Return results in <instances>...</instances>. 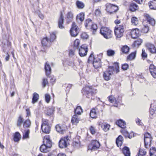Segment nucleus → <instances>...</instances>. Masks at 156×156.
<instances>
[{
  "label": "nucleus",
  "instance_id": "obj_39",
  "mask_svg": "<svg viewBox=\"0 0 156 156\" xmlns=\"http://www.w3.org/2000/svg\"><path fill=\"white\" fill-rule=\"evenodd\" d=\"M76 5L77 8L80 9H83L84 7V5L83 3L79 1H76Z\"/></svg>",
  "mask_w": 156,
  "mask_h": 156
},
{
  "label": "nucleus",
  "instance_id": "obj_57",
  "mask_svg": "<svg viewBox=\"0 0 156 156\" xmlns=\"http://www.w3.org/2000/svg\"><path fill=\"white\" fill-rule=\"evenodd\" d=\"M95 58L94 57V55L93 53H91L90 56L88 59V62L90 63V62H92V61H94V59Z\"/></svg>",
  "mask_w": 156,
  "mask_h": 156
},
{
  "label": "nucleus",
  "instance_id": "obj_64",
  "mask_svg": "<svg viewBox=\"0 0 156 156\" xmlns=\"http://www.w3.org/2000/svg\"><path fill=\"white\" fill-rule=\"evenodd\" d=\"M50 78L51 82L53 84L56 81V79L54 76H51L50 77Z\"/></svg>",
  "mask_w": 156,
  "mask_h": 156
},
{
  "label": "nucleus",
  "instance_id": "obj_18",
  "mask_svg": "<svg viewBox=\"0 0 156 156\" xmlns=\"http://www.w3.org/2000/svg\"><path fill=\"white\" fill-rule=\"evenodd\" d=\"M44 69L46 76H49L51 73V69L50 66L47 62L45 63L44 66Z\"/></svg>",
  "mask_w": 156,
  "mask_h": 156
},
{
  "label": "nucleus",
  "instance_id": "obj_46",
  "mask_svg": "<svg viewBox=\"0 0 156 156\" xmlns=\"http://www.w3.org/2000/svg\"><path fill=\"white\" fill-rule=\"evenodd\" d=\"M108 99L109 101L111 103H113L115 102L116 104L117 103V100L115 99V98L113 96H109Z\"/></svg>",
  "mask_w": 156,
  "mask_h": 156
},
{
  "label": "nucleus",
  "instance_id": "obj_26",
  "mask_svg": "<svg viewBox=\"0 0 156 156\" xmlns=\"http://www.w3.org/2000/svg\"><path fill=\"white\" fill-rule=\"evenodd\" d=\"M123 154L125 156H130V153L129 148L127 147H124L122 150Z\"/></svg>",
  "mask_w": 156,
  "mask_h": 156
},
{
  "label": "nucleus",
  "instance_id": "obj_53",
  "mask_svg": "<svg viewBox=\"0 0 156 156\" xmlns=\"http://www.w3.org/2000/svg\"><path fill=\"white\" fill-rule=\"evenodd\" d=\"M80 42L79 40L78 39H76L75 41H74V46L75 47H76L78 49L79 48V45Z\"/></svg>",
  "mask_w": 156,
  "mask_h": 156
},
{
  "label": "nucleus",
  "instance_id": "obj_52",
  "mask_svg": "<svg viewBox=\"0 0 156 156\" xmlns=\"http://www.w3.org/2000/svg\"><path fill=\"white\" fill-rule=\"evenodd\" d=\"M98 28L97 26V24H92L88 29H90L96 31Z\"/></svg>",
  "mask_w": 156,
  "mask_h": 156
},
{
  "label": "nucleus",
  "instance_id": "obj_50",
  "mask_svg": "<svg viewBox=\"0 0 156 156\" xmlns=\"http://www.w3.org/2000/svg\"><path fill=\"white\" fill-rule=\"evenodd\" d=\"M156 2V0H153L152 1H151L150 2H149V5L150 8L151 9H156V7H153L152 6L154 4V3Z\"/></svg>",
  "mask_w": 156,
  "mask_h": 156
},
{
  "label": "nucleus",
  "instance_id": "obj_56",
  "mask_svg": "<svg viewBox=\"0 0 156 156\" xmlns=\"http://www.w3.org/2000/svg\"><path fill=\"white\" fill-rule=\"evenodd\" d=\"M90 130V131L91 133L92 134H94L96 133V130L95 129L94 127L92 126H91L89 128Z\"/></svg>",
  "mask_w": 156,
  "mask_h": 156
},
{
  "label": "nucleus",
  "instance_id": "obj_14",
  "mask_svg": "<svg viewBox=\"0 0 156 156\" xmlns=\"http://www.w3.org/2000/svg\"><path fill=\"white\" fill-rule=\"evenodd\" d=\"M93 65L95 69L101 67V60L98 58H94L93 62Z\"/></svg>",
  "mask_w": 156,
  "mask_h": 156
},
{
  "label": "nucleus",
  "instance_id": "obj_62",
  "mask_svg": "<svg viewBox=\"0 0 156 156\" xmlns=\"http://www.w3.org/2000/svg\"><path fill=\"white\" fill-rule=\"evenodd\" d=\"M81 37L83 39H87L88 37V35L86 33H83L81 34Z\"/></svg>",
  "mask_w": 156,
  "mask_h": 156
},
{
  "label": "nucleus",
  "instance_id": "obj_30",
  "mask_svg": "<svg viewBox=\"0 0 156 156\" xmlns=\"http://www.w3.org/2000/svg\"><path fill=\"white\" fill-rule=\"evenodd\" d=\"M110 127V126L106 123H103L101 125V128L105 132L108 130Z\"/></svg>",
  "mask_w": 156,
  "mask_h": 156
},
{
  "label": "nucleus",
  "instance_id": "obj_1",
  "mask_svg": "<svg viewBox=\"0 0 156 156\" xmlns=\"http://www.w3.org/2000/svg\"><path fill=\"white\" fill-rule=\"evenodd\" d=\"M96 90L92 88L91 86L86 87L83 88L82 92L83 95H85L87 98L92 99V96L96 94Z\"/></svg>",
  "mask_w": 156,
  "mask_h": 156
},
{
  "label": "nucleus",
  "instance_id": "obj_51",
  "mask_svg": "<svg viewBox=\"0 0 156 156\" xmlns=\"http://www.w3.org/2000/svg\"><path fill=\"white\" fill-rule=\"evenodd\" d=\"M56 37L55 34L54 33H53L50 34V41L51 42L54 41Z\"/></svg>",
  "mask_w": 156,
  "mask_h": 156
},
{
  "label": "nucleus",
  "instance_id": "obj_13",
  "mask_svg": "<svg viewBox=\"0 0 156 156\" xmlns=\"http://www.w3.org/2000/svg\"><path fill=\"white\" fill-rule=\"evenodd\" d=\"M132 37L133 38H136L139 37V31L137 28L133 29L130 32Z\"/></svg>",
  "mask_w": 156,
  "mask_h": 156
},
{
  "label": "nucleus",
  "instance_id": "obj_6",
  "mask_svg": "<svg viewBox=\"0 0 156 156\" xmlns=\"http://www.w3.org/2000/svg\"><path fill=\"white\" fill-rule=\"evenodd\" d=\"M106 10L108 12L111 14L117 11L118 10V7L110 3L106 5Z\"/></svg>",
  "mask_w": 156,
  "mask_h": 156
},
{
  "label": "nucleus",
  "instance_id": "obj_5",
  "mask_svg": "<svg viewBox=\"0 0 156 156\" xmlns=\"http://www.w3.org/2000/svg\"><path fill=\"white\" fill-rule=\"evenodd\" d=\"M79 29L74 22H73L70 32L72 36L75 37L79 33Z\"/></svg>",
  "mask_w": 156,
  "mask_h": 156
},
{
  "label": "nucleus",
  "instance_id": "obj_2",
  "mask_svg": "<svg viewBox=\"0 0 156 156\" xmlns=\"http://www.w3.org/2000/svg\"><path fill=\"white\" fill-rule=\"evenodd\" d=\"M112 31L108 27H102L100 30V33L106 39L110 38L112 37Z\"/></svg>",
  "mask_w": 156,
  "mask_h": 156
},
{
  "label": "nucleus",
  "instance_id": "obj_43",
  "mask_svg": "<svg viewBox=\"0 0 156 156\" xmlns=\"http://www.w3.org/2000/svg\"><path fill=\"white\" fill-rule=\"evenodd\" d=\"M31 124L30 121L29 119L26 120L23 123V126L24 128H28L29 127Z\"/></svg>",
  "mask_w": 156,
  "mask_h": 156
},
{
  "label": "nucleus",
  "instance_id": "obj_45",
  "mask_svg": "<svg viewBox=\"0 0 156 156\" xmlns=\"http://www.w3.org/2000/svg\"><path fill=\"white\" fill-rule=\"evenodd\" d=\"M48 42V40L47 37L44 38L41 41V43L43 46H46Z\"/></svg>",
  "mask_w": 156,
  "mask_h": 156
},
{
  "label": "nucleus",
  "instance_id": "obj_27",
  "mask_svg": "<svg viewBox=\"0 0 156 156\" xmlns=\"http://www.w3.org/2000/svg\"><path fill=\"white\" fill-rule=\"evenodd\" d=\"M84 13L83 12L80 13L77 16L76 19L78 21L79 20L81 22L83 21L84 19Z\"/></svg>",
  "mask_w": 156,
  "mask_h": 156
},
{
  "label": "nucleus",
  "instance_id": "obj_28",
  "mask_svg": "<svg viewBox=\"0 0 156 156\" xmlns=\"http://www.w3.org/2000/svg\"><path fill=\"white\" fill-rule=\"evenodd\" d=\"M79 121L78 118V116L76 115L75 114L72 117L71 119V122L72 124H76L79 122Z\"/></svg>",
  "mask_w": 156,
  "mask_h": 156
},
{
  "label": "nucleus",
  "instance_id": "obj_60",
  "mask_svg": "<svg viewBox=\"0 0 156 156\" xmlns=\"http://www.w3.org/2000/svg\"><path fill=\"white\" fill-rule=\"evenodd\" d=\"M150 115L153 116L156 114V110L150 108Z\"/></svg>",
  "mask_w": 156,
  "mask_h": 156
},
{
  "label": "nucleus",
  "instance_id": "obj_4",
  "mask_svg": "<svg viewBox=\"0 0 156 156\" xmlns=\"http://www.w3.org/2000/svg\"><path fill=\"white\" fill-rule=\"evenodd\" d=\"M69 138L68 136L62 138L59 142V146L61 148H66L69 144Z\"/></svg>",
  "mask_w": 156,
  "mask_h": 156
},
{
  "label": "nucleus",
  "instance_id": "obj_19",
  "mask_svg": "<svg viewBox=\"0 0 156 156\" xmlns=\"http://www.w3.org/2000/svg\"><path fill=\"white\" fill-rule=\"evenodd\" d=\"M48 147V146L45 145V144H43L40 148V151L44 153H47L49 152L50 148Z\"/></svg>",
  "mask_w": 156,
  "mask_h": 156
},
{
  "label": "nucleus",
  "instance_id": "obj_63",
  "mask_svg": "<svg viewBox=\"0 0 156 156\" xmlns=\"http://www.w3.org/2000/svg\"><path fill=\"white\" fill-rule=\"evenodd\" d=\"M37 14L40 19H41V20L44 19V16L41 12L39 11L37 12Z\"/></svg>",
  "mask_w": 156,
  "mask_h": 156
},
{
  "label": "nucleus",
  "instance_id": "obj_37",
  "mask_svg": "<svg viewBox=\"0 0 156 156\" xmlns=\"http://www.w3.org/2000/svg\"><path fill=\"white\" fill-rule=\"evenodd\" d=\"M136 51L131 53L130 54L127 56V59L129 60L133 59L136 57Z\"/></svg>",
  "mask_w": 156,
  "mask_h": 156
},
{
  "label": "nucleus",
  "instance_id": "obj_29",
  "mask_svg": "<svg viewBox=\"0 0 156 156\" xmlns=\"http://www.w3.org/2000/svg\"><path fill=\"white\" fill-rule=\"evenodd\" d=\"M92 20L90 19L86 20L85 22V26L87 29H88L92 24Z\"/></svg>",
  "mask_w": 156,
  "mask_h": 156
},
{
  "label": "nucleus",
  "instance_id": "obj_16",
  "mask_svg": "<svg viewBox=\"0 0 156 156\" xmlns=\"http://www.w3.org/2000/svg\"><path fill=\"white\" fill-rule=\"evenodd\" d=\"M144 17L147 21L152 26H154L155 24V21L154 19L152 18L148 14L144 15Z\"/></svg>",
  "mask_w": 156,
  "mask_h": 156
},
{
  "label": "nucleus",
  "instance_id": "obj_49",
  "mask_svg": "<svg viewBox=\"0 0 156 156\" xmlns=\"http://www.w3.org/2000/svg\"><path fill=\"white\" fill-rule=\"evenodd\" d=\"M54 111V108L53 107H51L49 108L47 110V114L48 115H52Z\"/></svg>",
  "mask_w": 156,
  "mask_h": 156
},
{
  "label": "nucleus",
  "instance_id": "obj_34",
  "mask_svg": "<svg viewBox=\"0 0 156 156\" xmlns=\"http://www.w3.org/2000/svg\"><path fill=\"white\" fill-rule=\"evenodd\" d=\"M20 135L18 132H16L14 135V140L15 142L18 141L20 138Z\"/></svg>",
  "mask_w": 156,
  "mask_h": 156
},
{
  "label": "nucleus",
  "instance_id": "obj_54",
  "mask_svg": "<svg viewBox=\"0 0 156 156\" xmlns=\"http://www.w3.org/2000/svg\"><path fill=\"white\" fill-rule=\"evenodd\" d=\"M29 133L30 130L28 129L27 130L25 131V133L23 134V137L24 138H29Z\"/></svg>",
  "mask_w": 156,
  "mask_h": 156
},
{
  "label": "nucleus",
  "instance_id": "obj_25",
  "mask_svg": "<svg viewBox=\"0 0 156 156\" xmlns=\"http://www.w3.org/2000/svg\"><path fill=\"white\" fill-rule=\"evenodd\" d=\"M151 140V137L144 138V145L146 148H148L150 146Z\"/></svg>",
  "mask_w": 156,
  "mask_h": 156
},
{
  "label": "nucleus",
  "instance_id": "obj_40",
  "mask_svg": "<svg viewBox=\"0 0 156 156\" xmlns=\"http://www.w3.org/2000/svg\"><path fill=\"white\" fill-rule=\"evenodd\" d=\"M90 116L92 118H95L97 116V114L94 109H92L90 113Z\"/></svg>",
  "mask_w": 156,
  "mask_h": 156
},
{
  "label": "nucleus",
  "instance_id": "obj_47",
  "mask_svg": "<svg viewBox=\"0 0 156 156\" xmlns=\"http://www.w3.org/2000/svg\"><path fill=\"white\" fill-rule=\"evenodd\" d=\"M142 41V39H138L134 42L133 44L135 46H138L141 44Z\"/></svg>",
  "mask_w": 156,
  "mask_h": 156
},
{
  "label": "nucleus",
  "instance_id": "obj_48",
  "mask_svg": "<svg viewBox=\"0 0 156 156\" xmlns=\"http://www.w3.org/2000/svg\"><path fill=\"white\" fill-rule=\"evenodd\" d=\"M107 55L109 56H112L114 55L115 52L114 50L111 49H109L107 50Z\"/></svg>",
  "mask_w": 156,
  "mask_h": 156
},
{
  "label": "nucleus",
  "instance_id": "obj_35",
  "mask_svg": "<svg viewBox=\"0 0 156 156\" xmlns=\"http://www.w3.org/2000/svg\"><path fill=\"white\" fill-rule=\"evenodd\" d=\"M131 22L132 24L135 26H136L138 23V18L136 17H133L132 18Z\"/></svg>",
  "mask_w": 156,
  "mask_h": 156
},
{
  "label": "nucleus",
  "instance_id": "obj_3",
  "mask_svg": "<svg viewBox=\"0 0 156 156\" xmlns=\"http://www.w3.org/2000/svg\"><path fill=\"white\" fill-rule=\"evenodd\" d=\"M124 27L123 25L117 26L115 27V34L117 38H120L123 36Z\"/></svg>",
  "mask_w": 156,
  "mask_h": 156
},
{
  "label": "nucleus",
  "instance_id": "obj_44",
  "mask_svg": "<svg viewBox=\"0 0 156 156\" xmlns=\"http://www.w3.org/2000/svg\"><path fill=\"white\" fill-rule=\"evenodd\" d=\"M146 154V152L144 150L140 149L138 155L136 156H144Z\"/></svg>",
  "mask_w": 156,
  "mask_h": 156
},
{
  "label": "nucleus",
  "instance_id": "obj_8",
  "mask_svg": "<svg viewBox=\"0 0 156 156\" xmlns=\"http://www.w3.org/2000/svg\"><path fill=\"white\" fill-rule=\"evenodd\" d=\"M79 54L81 57L87 55L88 48L85 45H82L78 49Z\"/></svg>",
  "mask_w": 156,
  "mask_h": 156
},
{
  "label": "nucleus",
  "instance_id": "obj_33",
  "mask_svg": "<svg viewBox=\"0 0 156 156\" xmlns=\"http://www.w3.org/2000/svg\"><path fill=\"white\" fill-rule=\"evenodd\" d=\"M23 122V119L22 117L20 115L18 117L17 121V126L18 127H20L21 126Z\"/></svg>",
  "mask_w": 156,
  "mask_h": 156
},
{
  "label": "nucleus",
  "instance_id": "obj_24",
  "mask_svg": "<svg viewBox=\"0 0 156 156\" xmlns=\"http://www.w3.org/2000/svg\"><path fill=\"white\" fill-rule=\"evenodd\" d=\"M41 128L42 131L46 133H49L50 131V128L49 125L41 126Z\"/></svg>",
  "mask_w": 156,
  "mask_h": 156
},
{
  "label": "nucleus",
  "instance_id": "obj_21",
  "mask_svg": "<svg viewBox=\"0 0 156 156\" xmlns=\"http://www.w3.org/2000/svg\"><path fill=\"white\" fill-rule=\"evenodd\" d=\"M123 139L122 136L121 135L119 136L116 139V142L117 146L118 147L121 146L123 143Z\"/></svg>",
  "mask_w": 156,
  "mask_h": 156
},
{
  "label": "nucleus",
  "instance_id": "obj_58",
  "mask_svg": "<svg viewBox=\"0 0 156 156\" xmlns=\"http://www.w3.org/2000/svg\"><path fill=\"white\" fill-rule=\"evenodd\" d=\"M51 97L50 95L48 94H46L45 95V99L46 101L48 103L50 100Z\"/></svg>",
  "mask_w": 156,
  "mask_h": 156
},
{
  "label": "nucleus",
  "instance_id": "obj_61",
  "mask_svg": "<svg viewBox=\"0 0 156 156\" xmlns=\"http://www.w3.org/2000/svg\"><path fill=\"white\" fill-rule=\"evenodd\" d=\"M143 32L144 33H147L149 30V27L148 26H144L142 30Z\"/></svg>",
  "mask_w": 156,
  "mask_h": 156
},
{
  "label": "nucleus",
  "instance_id": "obj_38",
  "mask_svg": "<svg viewBox=\"0 0 156 156\" xmlns=\"http://www.w3.org/2000/svg\"><path fill=\"white\" fill-rule=\"evenodd\" d=\"M55 128L56 131L59 133H63V131L64 130L63 127L60 126L58 124L56 126Z\"/></svg>",
  "mask_w": 156,
  "mask_h": 156
},
{
  "label": "nucleus",
  "instance_id": "obj_17",
  "mask_svg": "<svg viewBox=\"0 0 156 156\" xmlns=\"http://www.w3.org/2000/svg\"><path fill=\"white\" fill-rule=\"evenodd\" d=\"M63 23L64 17L63 14L61 13L58 21V26L60 28L62 29L64 28Z\"/></svg>",
  "mask_w": 156,
  "mask_h": 156
},
{
  "label": "nucleus",
  "instance_id": "obj_32",
  "mask_svg": "<svg viewBox=\"0 0 156 156\" xmlns=\"http://www.w3.org/2000/svg\"><path fill=\"white\" fill-rule=\"evenodd\" d=\"M39 98V95L36 93H34L33 94V98H32V103L33 104H34L37 101Z\"/></svg>",
  "mask_w": 156,
  "mask_h": 156
},
{
  "label": "nucleus",
  "instance_id": "obj_59",
  "mask_svg": "<svg viewBox=\"0 0 156 156\" xmlns=\"http://www.w3.org/2000/svg\"><path fill=\"white\" fill-rule=\"evenodd\" d=\"M129 65L128 64L125 63L122 65V68L124 70H127L129 68Z\"/></svg>",
  "mask_w": 156,
  "mask_h": 156
},
{
  "label": "nucleus",
  "instance_id": "obj_31",
  "mask_svg": "<svg viewBox=\"0 0 156 156\" xmlns=\"http://www.w3.org/2000/svg\"><path fill=\"white\" fill-rule=\"evenodd\" d=\"M138 9V6L136 4L132 3L130 4L129 9L132 12L135 11Z\"/></svg>",
  "mask_w": 156,
  "mask_h": 156
},
{
  "label": "nucleus",
  "instance_id": "obj_7",
  "mask_svg": "<svg viewBox=\"0 0 156 156\" xmlns=\"http://www.w3.org/2000/svg\"><path fill=\"white\" fill-rule=\"evenodd\" d=\"M100 146L99 142L97 140H92L91 145L88 147V150H96L98 149Z\"/></svg>",
  "mask_w": 156,
  "mask_h": 156
},
{
  "label": "nucleus",
  "instance_id": "obj_22",
  "mask_svg": "<svg viewBox=\"0 0 156 156\" xmlns=\"http://www.w3.org/2000/svg\"><path fill=\"white\" fill-rule=\"evenodd\" d=\"M66 16L67 22L68 23H69L70 22H71L73 19V13L71 11L68 12Z\"/></svg>",
  "mask_w": 156,
  "mask_h": 156
},
{
  "label": "nucleus",
  "instance_id": "obj_20",
  "mask_svg": "<svg viewBox=\"0 0 156 156\" xmlns=\"http://www.w3.org/2000/svg\"><path fill=\"white\" fill-rule=\"evenodd\" d=\"M121 132L126 137H128L129 139H131L133 136L134 134L133 133L129 134L127 131L125 129L121 130Z\"/></svg>",
  "mask_w": 156,
  "mask_h": 156
},
{
  "label": "nucleus",
  "instance_id": "obj_36",
  "mask_svg": "<svg viewBox=\"0 0 156 156\" xmlns=\"http://www.w3.org/2000/svg\"><path fill=\"white\" fill-rule=\"evenodd\" d=\"M82 112H83L82 109L80 106H77L75 110V115H80Z\"/></svg>",
  "mask_w": 156,
  "mask_h": 156
},
{
  "label": "nucleus",
  "instance_id": "obj_9",
  "mask_svg": "<svg viewBox=\"0 0 156 156\" xmlns=\"http://www.w3.org/2000/svg\"><path fill=\"white\" fill-rule=\"evenodd\" d=\"M145 46L150 53L156 54V48L153 44L150 43H147L146 44Z\"/></svg>",
  "mask_w": 156,
  "mask_h": 156
},
{
  "label": "nucleus",
  "instance_id": "obj_23",
  "mask_svg": "<svg viewBox=\"0 0 156 156\" xmlns=\"http://www.w3.org/2000/svg\"><path fill=\"white\" fill-rule=\"evenodd\" d=\"M116 124L119 127L122 129L126 127V123L122 120L120 119L116 122Z\"/></svg>",
  "mask_w": 156,
  "mask_h": 156
},
{
  "label": "nucleus",
  "instance_id": "obj_41",
  "mask_svg": "<svg viewBox=\"0 0 156 156\" xmlns=\"http://www.w3.org/2000/svg\"><path fill=\"white\" fill-rule=\"evenodd\" d=\"M129 49V48L127 45H124L121 48V51L123 53L127 54L128 52Z\"/></svg>",
  "mask_w": 156,
  "mask_h": 156
},
{
  "label": "nucleus",
  "instance_id": "obj_11",
  "mask_svg": "<svg viewBox=\"0 0 156 156\" xmlns=\"http://www.w3.org/2000/svg\"><path fill=\"white\" fill-rule=\"evenodd\" d=\"M43 144L45 145L48 146V147L51 148L52 146V143L50 140L49 136H45L43 139Z\"/></svg>",
  "mask_w": 156,
  "mask_h": 156
},
{
  "label": "nucleus",
  "instance_id": "obj_42",
  "mask_svg": "<svg viewBox=\"0 0 156 156\" xmlns=\"http://www.w3.org/2000/svg\"><path fill=\"white\" fill-rule=\"evenodd\" d=\"M150 156H156V148L152 147L150 150Z\"/></svg>",
  "mask_w": 156,
  "mask_h": 156
},
{
  "label": "nucleus",
  "instance_id": "obj_15",
  "mask_svg": "<svg viewBox=\"0 0 156 156\" xmlns=\"http://www.w3.org/2000/svg\"><path fill=\"white\" fill-rule=\"evenodd\" d=\"M150 73L153 77L156 78V67L153 64H151L149 67Z\"/></svg>",
  "mask_w": 156,
  "mask_h": 156
},
{
  "label": "nucleus",
  "instance_id": "obj_12",
  "mask_svg": "<svg viewBox=\"0 0 156 156\" xmlns=\"http://www.w3.org/2000/svg\"><path fill=\"white\" fill-rule=\"evenodd\" d=\"M113 73V71L108 69V70L106 71L104 73L103 77L106 80H109L111 78L110 76Z\"/></svg>",
  "mask_w": 156,
  "mask_h": 156
},
{
  "label": "nucleus",
  "instance_id": "obj_10",
  "mask_svg": "<svg viewBox=\"0 0 156 156\" xmlns=\"http://www.w3.org/2000/svg\"><path fill=\"white\" fill-rule=\"evenodd\" d=\"M108 69L114 73H118L119 71V63L118 62L114 63L113 66H109Z\"/></svg>",
  "mask_w": 156,
  "mask_h": 156
},
{
  "label": "nucleus",
  "instance_id": "obj_55",
  "mask_svg": "<svg viewBox=\"0 0 156 156\" xmlns=\"http://www.w3.org/2000/svg\"><path fill=\"white\" fill-rule=\"evenodd\" d=\"M48 82L47 79L44 78L43 79V82L42 83V85L43 87H44L48 84Z\"/></svg>",
  "mask_w": 156,
  "mask_h": 156
}]
</instances>
